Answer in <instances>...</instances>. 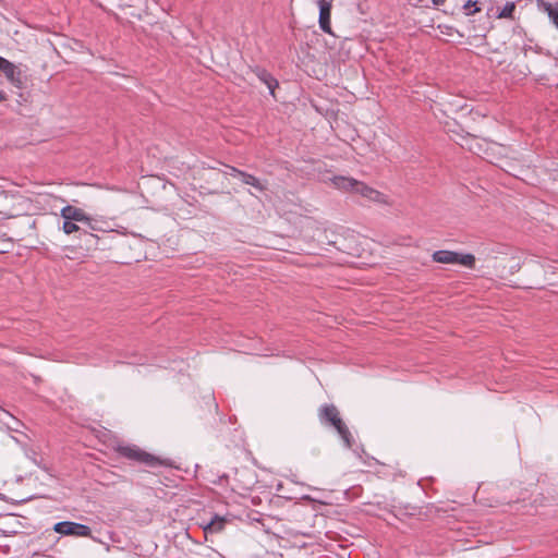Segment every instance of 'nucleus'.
<instances>
[{"mask_svg":"<svg viewBox=\"0 0 558 558\" xmlns=\"http://www.w3.org/2000/svg\"><path fill=\"white\" fill-rule=\"evenodd\" d=\"M319 420L322 424L330 425L332 426L341 439L343 440L345 447L351 448L353 438L352 435L348 428V426L344 424L342 418L340 417V413L336 405L333 404H325L319 409Z\"/></svg>","mask_w":558,"mask_h":558,"instance_id":"f257e3e1","label":"nucleus"},{"mask_svg":"<svg viewBox=\"0 0 558 558\" xmlns=\"http://www.w3.org/2000/svg\"><path fill=\"white\" fill-rule=\"evenodd\" d=\"M433 260L439 264H460L469 268H474L475 266L474 255L460 254L447 250H439L434 252Z\"/></svg>","mask_w":558,"mask_h":558,"instance_id":"f03ea898","label":"nucleus"},{"mask_svg":"<svg viewBox=\"0 0 558 558\" xmlns=\"http://www.w3.org/2000/svg\"><path fill=\"white\" fill-rule=\"evenodd\" d=\"M118 452L120 456L129 460H133L148 466H156L161 464L159 458L141 450L136 446H120L118 448Z\"/></svg>","mask_w":558,"mask_h":558,"instance_id":"7ed1b4c3","label":"nucleus"},{"mask_svg":"<svg viewBox=\"0 0 558 558\" xmlns=\"http://www.w3.org/2000/svg\"><path fill=\"white\" fill-rule=\"evenodd\" d=\"M53 531L61 535L69 536L88 537L92 535V530L89 526L72 521H62L56 523L53 526Z\"/></svg>","mask_w":558,"mask_h":558,"instance_id":"20e7f679","label":"nucleus"},{"mask_svg":"<svg viewBox=\"0 0 558 558\" xmlns=\"http://www.w3.org/2000/svg\"><path fill=\"white\" fill-rule=\"evenodd\" d=\"M317 4L319 8V27L323 32L327 34H332L330 17H331V0H317Z\"/></svg>","mask_w":558,"mask_h":558,"instance_id":"39448f33","label":"nucleus"},{"mask_svg":"<svg viewBox=\"0 0 558 558\" xmlns=\"http://www.w3.org/2000/svg\"><path fill=\"white\" fill-rule=\"evenodd\" d=\"M535 4L539 12L548 16L549 21L558 31V2L549 0H535Z\"/></svg>","mask_w":558,"mask_h":558,"instance_id":"423d86ee","label":"nucleus"},{"mask_svg":"<svg viewBox=\"0 0 558 558\" xmlns=\"http://www.w3.org/2000/svg\"><path fill=\"white\" fill-rule=\"evenodd\" d=\"M0 72H2L7 80L14 86L19 88L23 86L24 76L22 74V71L14 63L8 60L3 68L0 70Z\"/></svg>","mask_w":558,"mask_h":558,"instance_id":"0eeeda50","label":"nucleus"},{"mask_svg":"<svg viewBox=\"0 0 558 558\" xmlns=\"http://www.w3.org/2000/svg\"><path fill=\"white\" fill-rule=\"evenodd\" d=\"M60 216L64 220H70L74 222L86 223L89 220V216L82 209L72 205H66L60 211Z\"/></svg>","mask_w":558,"mask_h":558,"instance_id":"6e6552de","label":"nucleus"},{"mask_svg":"<svg viewBox=\"0 0 558 558\" xmlns=\"http://www.w3.org/2000/svg\"><path fill=\"white\" fill-rule=\"evenodd\" d=\"M355 194L361 195L362 197L376 202V203H383L385 202V195L380 193L379 191L366 185L364 182L359 181Z\"/></svg>","mask_w":558,"mask_h":558,"instance_id":"1a4fd4ad","label":"nucleus"},{"mask_svg":"<svg viewBox=\"0 0 558 558\" xmlns=\"http://www.w3.org/2000/svg\"><path fill=\"white\" fill-rule=\"evenodd\" d=\"M252 72L263 82L269 89L271 95H275V89L278 87V81L265 69L255 66Z\"/></svg>","mask_w":558,"mask_h":558,"instance_id":"9d476101","label":"nucleus"},{"mask_svg":"<svg viewBox=\"0 0 558 558\" xmlns=\"http://www.w3.org/2000/svg\"><path fill=\"white\" fill-rule=\"evenodd\" d=\"M331 183L338 190L355 193L359 181L349 177L336 175L331 179Z\"/></svg>","mask_w":558,"mask_h":558,"instance_id":"9b49d317","label":"nucleus"},{"mask_svg":"<svg viewBox=\"0 0 558 558\" xmlns=\"http://www.w3.org/2000/svg\"><path fill=\"white\" fill-rule=\"evenodd\" d=\"M227 523V519L225 517H220L215 514L211 520L203 526L205 534H214L221 532Z\"/></svg>","mask_w":558,"mask_h":558,"instance_id":"f8f14e48","label":"nucleus"},{"mask_svg":"<svg viewBox=\"0 0 558 558\" xmlns=\"http://www.w3.org/2000/svg\"><path fill=\"white\" fill-rule=\"evenodd\" d=\"M90 230L99 231V232H109L112 231V228L108 220L97 217H90L89 220L85 223Z\"/></svg>","mask_w":558,"mask_h":558,"instance_id":"ddd939ff","label":"nucleus"},{"mask_svg":"<svg viewBox=\"0 0 558 558\" xmlns=\"http://www.w3.org/2000/svg\"><path fill=\"white\" fill-rule=\"evenodd\" d=\"M240 179H241V181L244 184L251 185V186L257 189L258 191H264L265 190V186L262 184V182L256 177H254L253 174L243 172L241 174Z\"/></svg>","mask_w":558,"mask_h":558,"instance_id":"4468645a","label":"nucleus"},{"mask_svg":"<svg viewBox=\"0 0 558 558\" xmlns=\"http://www.w3.org/2000/svg\"><path fill=\"white\" fill-rule=\"evenodd\" d=\"M515 3L513 1L507 2L505 7L498 12V19L514 20Z\"/></svg>","mask_w":558,"mask_h":558,"instance_id":"2eb2a0df","label":"nucleus"},{"mask_svg":"<svg viewBox=\"0 0 558 558\" xmlns=\"http://www.w3.org/2000/svg\"><path fill=\"white\" fill-rule=\"evenodd\" d=\"M62 230L65 234H71L73 232L80 231L81 228L74 221L64 220Z\"/></svg>","mask_w":558,"mask_h":558,"instance_id":"dca6fc26","label":"nucleus"},{"mask_svg":"<svg viewBox=\"0 0 558 558\" xmlns=\"http://www.w3.org/2000/svg\"><path fill=\"white\" fill-rule=\"evenodd\" d=\"M463 9L465 10L466 15H472L481 11V9L477 7V2L472 0H468L464 3Z\"/></svg>","mask_w":558,"mask_h":558,"instance_id":"f3484780","label":"nucleus"},{"mask_svg":"<svg viewBox=\"0 0 558 558\" xmlns=\"http://www.w3.org/2000/svg\"><path fill=\"white\" fill-rule=\"evenodd\" d=\"M228 169H229V171L227 173L231 177L241 178V174L244 172V171L236 169L235 167H228Z\"/></svg>","mask_w":558,"mask_h":558,"instance_id":"a211bd4d","label":"nucleus"},{"mask_svg":"<svg viewBox=\"0 0 558 558\" xmlns=\"http://www.w3.org/2000/svg\"><path fill=\"white\" fill-rule=\"evenodd\" d=\"M433 4L436 5V7H439V5H442L446 0H432Z\"/></svg>","mask_w":558,"mask_h":558,"instance_id":"6ab92c4d","label":"nucleus"},{"mask_svg":"<svg viewBox=\"0 0 558 558\" xmlns=\"http://www.w3.org/2000/svg\"><path fill=\"white\" fill-rule=\"evenodd\" d=\"M7 61H8L7 59L0 57V70L3 68V65L5 64Z\"/></svg>","mask_w":558,"mask_h":558,"instance_id":"aec40b11","label":"nucleus"},{"mask_svg":"<svg viewBox=\"0 0 558 558\" xmlns=\"http://www.w3.org/2000/svg\"><path fill=\"white\" fill-rule=\"evenodd\" d=\"M4 99H5L4 94L0 90V102H1L2 100H4Z\"/></svg>","mask_w":558,"mask_h":558,"instance_id":"412c9836","label":"nucleus"},{"mask_svg":"<svg viewBox=\"0 0 558 558\" xmlns=\"http://www.w3.org/2000/svg\"><path fill=\"white\" fill-rule=\"evenodd\" d=\"M33 461L35 464H39V462L35 458L33 459Z\"/></svg>","mask_w":558,"mask_h":558,"instance_id":"4be33fe9","label":"nucleus"}]
</instances>
